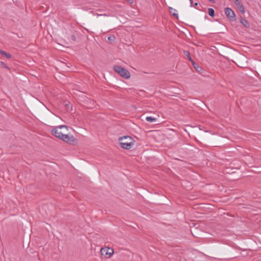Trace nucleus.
Segmentation results:
<instances>
[{
    "label": "nucleus",
    "mask_w": 261,
    "mask_h": 261,
    "mask_svg": "<svg viewBox=\"0 0 261 261\" xmlns=\"http://www.w3.org/2000/svg\"><path fill=\"white\" fill-rule=\"evenodd\" d=\"M67 130L68 128L66 125H60L53 128L51 133L56 137L65 142L72 144L76 141V139L72 135L65 134L64 133L67 132Z\"/></svg>",
    "instance_id": "1"
},
{
    "label": "nucleus",
    "mask_w": 261,
    "mask_h": 261,
    "mask_svg": "<svg viewBox=\"0 0 261 261\" xmlns=\"http://www.w3.org/2000/svg\"><path fill=\"white\" fill-rule=\"evenodd\" d=\"M121 147L125 149H129L134 145V139L128 136H124L119 139Z\"/></svg>",
    "instance_id": "2"
},
{
    "label": "nucleus",
    "mask_w": 261,
    "mask_h": 261,
    "mask_svg": "<svg viewBox=\"0 0 261 261\" xmlns=\"http://www.w3.org/2000/svg\"><path fill=\"white\" fill-rule=\"evenodd\" d=\"M114 70L115 72L119 73L121 76L125 79H128L130 77V73L126 69L120 66H114Z\"/></svg>",
    "instance_id": "3"
},
{
    "label": "nucleus",
    "mask_w": 261,
    "mask_h": 261,
    "mask_svg": "<svg viewBox=\"0 0 261 261\" xmlns=\"http://www.w3.org/2000/svg\"><path fill=\"white\" fill-rule=\"evenodd\" d=\"M100 253L102 255L105 256L107 258H109L114 253V250L112 248L105 247L101 249Z\"/></svg>",
    "instance_id": "4"
},
{
    "label": "nucleus",
    "mask_w": 261,
    "mask_h": 261,
    "mask_svg": "<svg viewBox=\"0 0 261 261\" xmlns=\"http://www.w3.org/2000/svg\"><path fill=\"white\" fill-rule=\"evenodd\" d=\"M225 14L226 15V16L230 20H234L235 18V13L233 12V11L229 8H226L225 9Z\"/></svg>",
    "instance_id": "5"
},
{
    "label": "nucleus",
    "mask_w": 261,
    "mask_h": 261,
    "mask_svg": "<svg viewBox=\"0 0 261 261\" xmlns=\"http://www.w3.org/2000/svg\"><path fill=\"white\" fill-rule=\"evenodd\" d=\"M240 22L246 28H249V24L247 20L243 18H240Z\"/></svg>",
    "instance_id": "6"
},
{
    "label": "nucleus",
    "mask_w": 261,
    "mask_h": 261,
    "mask_svg": "<svg viewBox=\"0 0 261 261\" xmlns=\"http://www.w3.org/2000/svg\"><path fill=\"white\" fill-rule=\"evenodd\" d=\"M169 12L173 16L177 17L178 16V14L177 13V10H175V9L172 8V7H169Z\"/></svg>",
    "instance_id": "7"
},
{
    "label": "nucleus",
    "mask_w": 261,
    "mask_h": 261,
    "mask_svg": "<svg viewBox=\"0 0 261 261\" xmlns=\"http://www.w3.org/2000/svg\"><path fill=\"white\" fill-rule=\"evenodd\" d=\"M184 53L185 55L188 57V59L192 62L193 65H195V62L192 60V59H191V58L190 57L189 51H187V50H185L184 51Z\"/></svg>",
    "instance_id": "8"
},
{
    "label": "nucleus",
    "mask_w": 261,
    "mask_h": 261,
    "mask_svg": "<svg viewBox=\"0 0 261 261\" xmlns=\"http://www.w3.org/2000/svg\"><path fill=\"white\" fill-rule=\"evenodd\" d=\"M0 53L2 56L6 57V58H7L8 59L11 58L12 57L10 54L7 53L6 51H5L3 50H0Z\"/></svg>",
    "instance_id": "9"
},
{
    "label": "nucleus",
    "mask_w": 261,
    "mask_h": 261,
    "mask_svg": "<svg viewBox=\"0 0 261 261\" xmlns=\"http://www.w3.org/2000/svg\"><path fill=\"white\" fill-rule=\"evenodd\" d=\"M238 7V9H239V10L242 13H245V9H244V6H243V5L240 3L239 4H238V5H236Z\"/></svg>",
    "instance_id": "10"
},
{
    "label": "nucleus",
    "mask_w": 261,
    "mask_h": 261,
    "mask_svg": "<svg viewBox=\"0 0 261 261\" xmlns=\"http://www.w3.org/2000/svg\"><path fill=\"white\" fill-rule=\"evenodd\" d=\"M146 120L148 122H154L156 121V118L152 117L151 116H148L146 118Z\"/></svg>",
    "instance_id": "11"
},
{
    "label": "nucleus",
    "mask_w": 261,
    "mask_h": 261,
    "mask_svg": "<svg viewBox=\"0 0 261 261\" xmlns=\"http://www.w3.org/2000/svg\"><path fill=\"white\" fill-rule=\"evenodd\" d=\"M0 67L2 68H6L8 70H10V68L7 66L5 63L2 61H0Z\"/></svg>",
    "instance_id": "12"
},
{
    "label": "nucleus",
    "mask_w": 261,
    "mask_h": 261,
    "mask_svg": "<svg viewBox=\"0 0 261 261\" xmlns=\"http://www.w3.org/2000/svg\"><path fill=\"white\" fill-rule=\"evenodd\" d=\"M214 10L212 8H208V13L210 16L213 17L214 15Z\"/></svg>",
    "instance_id": "13"
},
{
    "label": "nucleus",
    "mask_w": 261,
    "mask_h": 261,
    "mask_svg": "<svg viewBox=\"0 0 261 261\" xmlns=\"http://www.w3.org/2000/svg\"><path fill=\"white\" fill-rule=\"evenodd\" d=\"M194 65V68L197 71L200 72L202 68L196 65L195 64V65Z\"/></svg>",
    "instance_id": "14"
},
{
    "label": "nucleus",
    "mask_w": 261,
    "mask_h": 261,
    "mask_svg": "<svg viewBox=\"0 0 261 261\" xmlns=\"http://www.w3.org/2000/svg\"><path fill=\"white\" fill-rule=\"evenodd\" d=\"M70 39L71 40H72L73 41H75V40H76V37L74 35H72L70 36Z\"/></svg>",
    "instance_id": "15"
},
{
    "label": "nucleus",
    "mask_w": 261,
    "mask_h": 261,
    "mask_svg": "<svg viewBox=\"0 0 261 261\" xmlns=\"http://www.w3.org/2000/svg\"><path fill=\"white\" fill-rule=\"evenodd\" d=\"M114 39V36H110V37H109L108 38V40H110V41H113Z\"/></svg>",
    "instance_id": "16"
},
{
    "label": "nucleus",
    "mask_w": 261,
    "mask_h": 261,
    "mask_svg": "<svg viewBox=\"0 0 261 261\" xmlns=\"http://www.w3.org/2000/svg\"><path fill=\"white\" fill-rule=\"evenodd\" d=\"M236 5H238V4L241 3L239 0H233Z\"/></svg>",
    "instance_id": "17"
},
{
    "label": "nucleus",
    "mask_w": 261,
    "mask_h": 261,
    "mask_svg": "<svg viewBox=\"0 0 261 261\" xmlns=\"http://www.w3.org/2000/svg\"><path fill=\"white\" fill-rule=\"evenodd\" d=\"M190 2V6L193 7V2L192 0H189Z\"/></svg>",
    "instance_id": "18"
},
{
    "label": "nucleus",
    "mask_w": 261,
    "mask_h": 261,
    "mask_svg": "<svg viewBox=\"0 0 261 261\" xmlns=\"http://www.w3.org/2000/svg\"><path fill=\"white\" fill-rule=\"evenodd\" d=\"M128 3L132 4L133 2V0H127Z\"/></svg>",
    "instance_id": "19"
},
{
    "label": "nucleus",
    "mask_w": 261,
    "mask_h": 261,
    "mask_svg": "<svg viewBox=\"0 0 261 261\" xmlns=\"http://www.w3.org/2000/svg\"><path fill=\"white\" fill-rule=\"evenodd\" d=\"M198 3H195L193 5V6H195V7H196V6H197L198 5Z\"/></svg>",
    "instance_id": "20"
},
{
    "label": "nucleus",
    "mask_w": 261,
    "mask_h": 261,
    "mask_svg": "<svg viewBox=\"0 0 261 261\" xmlns=\"http://www.w3.org/2000/svg\"><path fill=\"white\" fill-rule=\"evenodd\" d=\"M209 1H211V2H214V0H209Z\"/></svg>",
    "instance_id": "21"
}]
</instances>
